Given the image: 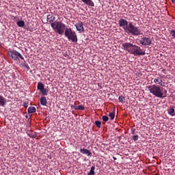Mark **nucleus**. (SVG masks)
Returning a JSON list of instances; mask_svg holds the SVG:
<instances>
[{
	"instance_id": "nucleus-36",
	"label": "nucleus",
	"mask_w": 175,
	"mask_h": 175,
	"mask_svg": "<svg viewBox=\"0 0 175 175\" xmlns=\"http://www.w3.org/2000/svg\"><path fill=\"white\" fill-rule=\"evenodd\" d=\"M174 83H175V77H174Z\"/></svg>"
},
{
	"instance_id": "nucleus-31",
	"label": "nucleus",
	"mask_w": 175,
	"mask_h": 175,
	"mask_svg": "<svg viewBox=\"0 0 175 175\" xmlns=\"http://www.w3.org/2000/svg\"><path fill=\"white\" fill-rule=\"evenodd\" d=\"M163 94V96H165V95H166V94H167V90H164Z\"/></svg>"
},
{
	"instance_id": "nucleus-35",
	"label": "nucleus",
	"mask_w": 175,
	"mask_h": 175,
	"mask_svg": "<svg viewBox=\"0 0 175 175\" xmlns=\"http://www.w3.org/2000/svg\"><path fill=\"white\" fill-rule=\"evenodd\" d=\"M25 118H28V116H27V115H26Z\"/></svg>"
},
{
	"instance_id": "nucleus-29",
	"label": "nucleus",
	"mask_w": 175,
	"mask_h": 175,
	"mask_svg": "<svg viewBox=\"0 0 175 175\" xmlns=\"http://www.w3.org/2000/svg\"><path fill=\"white\" fill-rule=\"evenodd\" d=\"M24 68H26V69H27V70H29L30 68L29 66H28V64H25L23 65Z\"/></svg>"
},
{
	"instance_id": "nucleus-17",
	"label": "nucleus",
	"mask_w": 175,
	"mask_h": 175,
	"mask_svg": "<svg viewBox=\"0 0 175 175\" xmlns=\"http://www.w3.org/2000/svg\"><path fill=\"white\" fill-rule=\"evenodd\" d=\"M168 114L170 116H172V117L175 116V110L174 107H170V109H168Z\"/></svg>"
},
{
	"instance_id": "nucleus-19",
	"label": "nucleus",
	"mask_w": 175,
	"mask_h": 175,
	"mask_svg": "<svg viewBox=\"0 0 175 175\" xmlns=\"http://www.w3.org/2000/svg\"><path fill=\"white\" fill-rule=\"evenodd\" d=\"M75 110H85V107L83 105H76L74 107Z\"/></svg>"
},
{
	"instance_id": "nucleus-27",
	"label": "nucleus",
	"mask_w": 175,
	"mask_h": 175,
	"mask_svg": "<svg viewBox=\"0 0 175 175\" xmlns=\"http://www.w3.org/2000/svg\"><path fill=\"white\" fill-rule=\"evenodd\" d=\"M133 140H134V142H137V140H139V135H135L133 137Z\"/></svg>"
},
{
	"instance_id": "nucleus-32",
	"label": "nucleus",
	"mask_w": 175,
	"mask_h": 175,
	"mask_svg": "<svg viewBox=\"0 0 175 175\" xmlns=\"http://www.w3.org/2000/svg\"><path fill=\"white\" fill-rule=\"evenodd\" d=\"M162 85H165V87H166V83L165 82L162 83Z\"/></svg>"
},
{
	"instance_id": "nucleus-33",
	"label": "nucleus",
	"mask_w": 175,
	"mask_h": 175,
	"mask_svg": "<svg viewBox=\"0 0 175 175\" xmlns=\"http://www.w3.org/2000/svg\"><path fill=\"white\" fill-rule=\"evenodd\" d=\"M113 159H114V161H117V157H113Z\"/></svg>"
},
{
	"instance_id": "nucleus-37",
	"label": "nucleus",
	"mask_w": 175,
	"mask_h": 175,
	"mask_svg": "<svg viewBox=\"0 0 175 175\" xmlns=\"http://www.w3.org/2000/svg\"><path fill=\"white\" fill-rule=\"evenodd\" d=\"M1 44H0V49H1Z\"/></svg>"
},
{
	"instance_id": "nucleus-16",
	"label": "nucleus",
	"mask_w": 175,
	"mask_h": 175,
	"mask_svg": "<svg viewBox=\"0 0 175 175\" xmlns=\"http://www.w3.org/2000/svg\"><path fill=\"white\" fill-rule=\"evenodd\" d=\"M27 111H28L29 114H32L33 113H36V107H29L27 109Z\"/></svg>"
},
{
	"instance_id": "nucleus-21",
	"label": "nucleus",
	"mask_w": 175,
	"mask_h": 175,
	"mask_svg": "<svg viewBox=\"0 0 175 175\" xmlns=\"http://www.w3.org/2000/svg\"><path fill=\"white\" fill-rule=\"evenodd\" d=\"M18 27H23L24 25H25V22L24 21H19L17 22Z\"/></svg>"
},
{
	"instance_id": "nucleus-20",
	"label": "nucleus",
	"mask_w": 175,
	"mask_h": 175,
	"mask_svg": "<svg viewBox=\"0 0 175 175\" xmlns=\"http://www.w3.org/2000/svg\"><path fill=\"white\" fill-rule=\"evenodd\" d=\"M88 175H95V166H92L90 169V172L88 174Z\"/></svg>"
},
{
	"instance_id": "nucleus-25",
	"label": "nucleus",
	"mask_w": 175,
	"mask_h": 175,
	"mask_svg": "<svg viewBox=\"0 0 175 175\" xmlns=\"http://www.w3.org/2000/svg\"><path fill=\"white\" fill-rule=\"evenodd\" d=\"M118 100L123 103V102L125 101V97H124L123 96H120L118 98Z\"/></svg>"
},
{
	"instance_id": "nucleus-22",
	"label": "nucleus",
	"mask_w": 175,
	"mask_h": 175,
	"mask_svg": "<svg viewBox=\"0 0 175 175\" xmlns=\"http://www.w3.org/2000/svg\"><path fill=\"white\" fill-rule=\"evenodd\" d=\"M109 117L110 118V120L113 121L116 117V113L114 112H110L109 113Z\"/></svg>"
},
{
	"instance_id": "nucleus-23",
	"label": "nucleus",
	"mask_w": 175,
	"mask_h": 175,
	"mask_svg": "<svg viewBox=\"0 0 175 175\" xmlns=\"http://www.w3.org/2000/svg\"><path fill=\"white\" fill-rule=\"evenodd\" d=\"M42 91V95H44V96H46L47 95V94H49V90H47V89H43L42 90H41Z\"/></svg>"
},
{
	"instance_id": "nucleus-18",
	"label": "nucleus",
	"mask_w": 175,
	"mask_h": 175,
	"mask_svg": "<svg viewBox=\"0 0 175 175\" xmlns=\"http://www.w3.org/2000/svg\"><path fill=\"white\" fill-rule=\"evenodd\" d=\"M37 88H38V90H39L40 91H42V90L44 89V84H43V83H42V82H38V83Z\"/></svg>"
},
{
	"instance_id": "nucleus-12",
	"label": "nucleus",
	"mask_w": 175,
	"mask_h": 175,
	"mask_svg": "<svg viewBox=\"0 0 175 175\" xmlns=\"http://www.w3.org/2000/svg\"><path fill=\"white\" fill-rule=\"evenodd\" d=\"M46 20L47 21H49V23H50L51 24H52V23H54V21H55V16H53L51 14H49L46 16Z\"/></svg>"
},
{
	"instance_id": "nucleus-13",
	"label": "nucleus",
	"mask_w": 175,
	"mask_h": 175,
	"mask_svg": "<svg viewBox=\"0 0 175 175\" xmlns=\"http://www.w3.org/2000/svg\"><path fill=\"white\" fill-rule=\"evenodd\" d=\"M40 104L42 106H47V98L44 96L40 97Z\"/></svg>"
},
{
	"instance_id": "nucleus-26",
	"label": "nucleus",
	"mask_w": 175,
	"mask_h": 175,
	"mask_svg": "<svg viewBox=\"0 0 175 175\" xmlns=\"http://www.w3.org/2000/svg\"><path fill=\"white\" fill-rule=\"evenodd\" d=\"M103 121H105V122H107V121H109V116H103Z\"/></svg>"
},
{
	"instance_id": "nucleus-7",
	"label": "nucleus",
	"mask_w": 175,
	"mask_h": 175,
	"mask_svg": "<svg viewBox=\"0 0 175 175\" xmlns=\"http://www.w3.org/2000/svg\"><path fill=\"white\" fill-rule=\"evenodd\" d=\"M119 27L120 28H123L124 31L126 32V30L128 29V27H129V22L124 18H120L118 21Z\"/></svg>"
},
{
	"instance_id": "nucleus-10",
	"label": "nucleus",
	"mask_w": 175,
	"mask_h": 175,
	"mask_svg": "<svg viewBox=\"0 0 175 175\" xmlns=\"http://www.w3.org/2000/svg\"><path fill=\"white\" fill-rule=\"evenodd\" d=\"M80 153L83 154L85 155H88V157H91V155H92V153L91 152V151L84 148L80 149Z\"/></svg>"
},
{
	"instance_id": "nucleus-9",
	"label": "nucleus",
	"mask_w": 175,
	"mask_h": 175,
	"mask_svg": "<svg viewBox=\"0 0 175 175\" xmlns=\"http://www.w3.org/2000/svg\"><path fill=\"white\" fill-rule=\"evenodd\" d=\"M77 30L79 32H84V26L83 25V22H79L75 25Z\"/></svg>"
},
{
	"instance_id": "nucleus-8",
	"label": "nucleus",
	"mask_w": 175,
	"mask_h": 175,
	"mask_svg": "<svg viewBox=\"0 0 175 175\" xmlns=\"http://www.w3.org/2000/svg\"><path fill=\"white\" fill-rule=\"evenodd\" d=\"M140 44L142 46H151V44L152 43V41L151 40V38H147V37H142L139 40Z\"/></svg>"
},
{
	"instance_id": "nucleus-15",
	"label": "nucleus",
	"mask_w": 175,
	"mask_h": 175,
	"mask_svg": "<svg viewBox=\"0 0 175 175\" xmlns=\"http://www.w3.org/2000/svg\"><path fill=\"white\" fill-rule=\"evenodd\" d=\"M154 83L159 84V85H161V87H165V85H162V79H159V77L155 78L154 79Z\"/></svg>"
},
{
	"instance_id": "nucleus-5",
	"label": "nucleus",
	"mask_w": 175,
	"mask_h": 175,
	"mask_svg": "<svg viewBox=\"0 0 175 175\" xmlns=\"http://www.w3.org/2000/svg\"><path fill=\"white\" fill-rule=\"evenodd\" d=\"M64 31V35L68 40H71L73 43H77V35L75 31L72 30V28H66Z\"/></svg>"
},
{
	"instance_id": "nucleus-2",
	"label": "nucleus",
	"mask_w": 175,
	"mask_h": 175,
	"mask_svg": "<svg viewBox=\"0 0 175 175\" xmlns=\"http://www.w3.org/2000/svg\"><path fill=\"white\" fill-rule=\"evenodd\" d=\"M146 88L150 92V94H152L157 98H161V99H163V98H166L167 96L166 94L163 96V92H162L163 88H161L157 85H151L146 86Z\"/></svg>"
},
{
	"instance_id": "nucleus-6",
	"label": "nucleus",
	"mask_w": 175,
	"mask_h": 175,
	"mask_svg": "<svg viewBox=\"0 0 175 175\" xmlns=\"http://www.w3.org/2000/svg\"><path fill=\"white\" fill-rule=\"evenodd\" d=\"M8 55L13 61H20V59L24 61V56L16 50L8 51Z\"/></svg>"
},
{
	"instance_id": "nucleus-3",
	"label": "nucleus",
	"mask_w": 175,
	"mask_h": 175,
	"mask_svg": "<svg viewBox=\"0 0 175 175\" xmlns=\"http://www.w3.org/2000/svg\"><path fill=\"white\" fill-rule=\"evenodd\" d=\"M51 27L59 35H64L65 29H66V25L61 21L51 23Z\"/></svg>"
},
{
	"instance_id": "nucleus-30",
	"label": "nucleus",
	"mask_w": 175,
	"mask_h": 175,
	"mask_svg": "<svg viewBox=\"0 0 175 175\" xmlns=\"http://www.w3.org/2000/svg\"><path fill=\"white\" fill-rule=\"evenodd\" d=\"M23 106H24L25 107H28V102H27V101L24 102V103H23Z\"/></svg>"
},
{
	"instance_id": "nucleus-28",
	"label": "nucleus",
	"mask_w": 175,
	"mask_h": 175,
	"mask_svg": "<svg viewBox=\"0 0 175 175\" xmlns=\"http://www.w3.org/2000/svg\"><path fill=\"white\" fill-rule=\"evenodd\" d=\"M170 35H172V38H175V30H171Z\"/></svg>"
},
{
	"instance_id": "nucleus-1",
	"label": "nucleus",
	"mask_w": 175,
	"mask_h": 175,
	"mask_svg": "<svg viewBox=\"0 0 175 175\" xmlns=\"http://www.w3.org/2000/svg\"><path fill=\"white\" fill-rule=\"evenodd\" d=\"M122 46L123 47V50L128 51L130 54H133L135 57L137 55H146V51H143V49L137 45H135L131 42H124Z\"/></svg>"
},
{
	"instance_id": "nucleus-24",
	"label": "nucleus",
	"mask_w": 175,
	"mask_h": 175,
	"mask_svg": "<svg viewBox=\"0 0 175 175\" xmlns=\"http://www.w3.org/2000/svg\"><path fill=\"white\" fill-rule=\"evenodd\" d=\"M95 125H96L97 128H100V125H102V122L99 120L95 121Z\"/></svg>"
},
{
	"instance_id": "nucleus-34",
	"label": "nucleus",
	"mask_w": 175,
	"mask_h": 175,
	"mask_svg": "<svg viewBox=\"0 0 175 175\" xmlns=\"http://www.w3.org/2000/svg\"><path fill=\"white\" fill-rule=\"evenodd\" d=\"M172 3H175V0H172Z\"/></svg>"
},
{
	"instance_id": "nucleus-4",
	"label": "nucleus",
	"mask_w": 175,
	"mask_h": 175,
	"mask_svg": "<svg viewBox=\"0 0 175 175\" xmlns=\"http://www.w3.org/2000/svg\"><path fill=\"white\" fill-rule=\"evenodd\" d=\"M126 32V33H131V35H133V36H139V35H142V29H140V27H135L133 25L132 22H129V25Z\"/></svg>"
},
{
	"instance_id": "nucleus-14",
	"label": "nucleus",
	"mask_w": 175,
	"mask_h": 175,
	"mask_svg": "<svg viewBox=\"0 0 175 175\" xmlns=\"http://www.w3.org/2000/svg\"><path fill=\"white\" fill-rule=\"evenodd\" d=\"M6 105V98L0 94V106H5Z\"/></svg>"
},
{
	"instance_id": "nucleus-11",
	"label": "nucleus",
	"mask_w": 175,
	"mask_h": 175,
	"mask_svg": "<svg viewBox=\"0 0 175 175\" xmlns=\"http://www.w3.org/2000/svg\"><path fill=\"white\" fill-rule=\"evenodd\" d=\"M85 3V5H88V6H91V8H94L95 6V4L94 3V1L92 0H81Z\"/></svg>"
}]
</instances>
